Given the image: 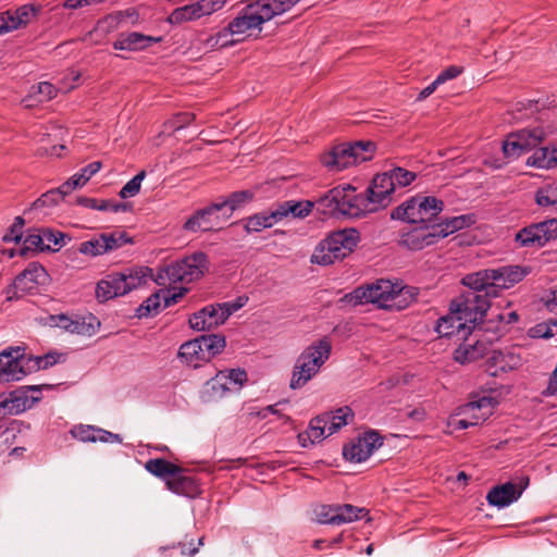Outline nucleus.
Here are the masks:
<instances>
[{"label": "nucleus", "mask_w": 557, "mask_h": 557, "mask_svg": "<svg viewBox=\"0 0 557 557\" xmlns=\"http://www.w3.org/2000/svg\"><path fill=\"white\" fill-rule=\"evenodd\" d=\"M161 41L160 37L146 36L137 32L121 34L113 42L116 50L137 51Z\"/></svg>", "instance_id": "7c9ffc66"}, {"label": "nucleus", "mask_w": 557, "mask_h": 557, "mask_svg": "<svg viewBox=\"0 0 557 557\" xmlns=\"http://www.w3.org/2000/svg\"><path fill=\"white\" fill-rule=\"evenodd\" d=\"M313 208V203L309 200H289L288 216L302 219L308 216Z\"/></svg>", "instance_id": "3c124183"}, {"label": "nucleus", "mask_w": 557, "mask_h": 557, "mask_svg": "<svg viewBox=\"0 0 557 557\" xmlns=\"http://www.w3.org/2000/svg\"><path fill=\"white\" fill-rule=\"evenodd\" d=\"M529 479L524 478L521 481V485H516L511 482L493 487L486 496L490 505L498 508H504L516 502L527 487Z\"/></svg>", "instance_id": "a878e982"}, {"label": "nucleus", "mask_w": 557, "mask_h": 557, "mask_svg": "<svg viewBox=\"0 0 557 557\" xmlns=\"http://www.w3.org/2000/svg\"><path fill=\"white\" fill-rule=\"evenodd\" d=\"M74 190L72 188L70 181L64 182L59 188L49 190L44 194L36 202L35 206L41 205H52L58 203L62 200L66 195L71 194Z\"/></svg>", "instance_id": "c03bdc74"}, {"label": "nucleus", "mask_w": 557, "mask_h": 557, "mask_svg": "<svg viewBox=\"0 0 557 557\" xmlns=\"http://www.w3.org/2000/svg\"><path fill=\"white\" fill-rule=\"evenodd\" d=\"M315 520L322 524H333L334 505H320L314 509Z\"/></svg>", "instance_id": "6e6d98bb"}, {"label": "nucleus", "mask_w": 557, "mask_h": 557, "mask_svg": "<svg viewBox=\"0 0 557 557\" xmlns=\"http://www.w3.org/2000/svg\"><path fill=\"white\" fill-rule=\"evenodd\" d=\"M290 2L281 0H259L243 8L236 17L230 22V29L235 33L237 41L258 35L261 25L274 16L286 12Z\"/></svg>", "instance_id": "7ed1b4c3"}, {"label": "nucleus", "mask_w": 557, "mask_h": 557, "mask_svg": "<svg viewBox=\"0 0 557 557\" xmlns=\"http://www.w3.org/2000/svg\"><path fill=\"white\" fill-rule=\"evenodd\" d=\"M367 513L368 510L363 507H357L350 504L334 505L333 525L350 523L362 519Z\"/></svg>", "instance_id": "c9c22d12"}, {"label": "nucleus", "mask_w": 557, "mask_h": 557, "mask_svg": "<svg viewBox=\"0 0 557 557\" xmlns=\"http://www.w3.org/2000/svg\"><path fill=\"white\" fill-rule=\"evenodd\" d=\"M413 296L410 287L382 278L360 286L345 297L354 306L374 304L384 309L401 310L409 306Z\"/></svg>", "instance_id": "f03ea898"}, {"label": "nucleus", "mask_w": 557, "mask_h": 557, "mask_svg": "<svg viewBox=\"0 0 557 557\" xmlns=\"http://www.w3.org/2000/svg\"><path fill=\"white\" fill-rule=\"evenodd\" d=\"M42 239L45 250H57V247L63 245L64 235L50 228H42Z\"/></svg>", "instance_id": "864d4df0"}, {"label": "nucleus", "mask_w": 557, "mask_h": 557, "mask_svg": "<svg viewBox=\"0 0 557 557\" xmlns=\"http://www.w3.org/2000/svg\"><path fill=\"white\" fill-rule=\"evenodd\" d=\"M37 367L28 360L25 348L21 346L7 347L0 351V383L20 381L34 372Z\"/></svg>", "instance_id": "2eb2a0df"}, {"label": "nucleus", "mask_w": 557, "mask_h": 557, "mask_svg": "<svg viewBox=\"0 0 557 557\" xmlns=\"http://www.w3.org/2000/svg\"><path fill=\"white\" fill-rule=\"evenodd\" d=\"M227 1L228 0H197L196 2L173 10L166 21L173 25L193 22L219 11Z\"/></svg>", "instance_id": "6ab92c4d"}, {"label": "nucleus", "mask_w": 557, "mask_h": 557, "mask_svg": "<svg viewBox=\"0 0 557 557\" xmlns=\"http://www.w3.org/2000/svg\"><path fill=\"white\" fill-rule=\"evenodd\" d=\"M32 391V388H24L22 386L11 392L7 397H2L5 414H18L27 409H30L33 407V400L27 398V393Z\"/></svg>", "instance_id": "2f4dec72"}, {"label": "nucleus", "mask_w": 557, "mask_h": 557, "mask_svg": "<svg viewBox=\"0 0 557 557\" xmlns=\"http://www.w3.org/2000/svg\"><path fill=\"white\" fill-rule=\"evenodd\" d=\"M557 238V219H549L523 227L516 234L521 247L541 248Z\"/></svg>", "instance_id": "a211bd4d"}, {"label": "nucleus", "mask_w": 557, "mask_h": 557, "mask_svg": "<svg viewBox=\"0 0 557 557\" xmlns=\"http://www.w3.org/2000/svg\"><path fill=\"white\" fill-rule=\"evenodd\" d=\"M388 174L391 178H393L395 189L397 187H406L417 178L416 172L408 171L404 168H395L388 171Z\"/></svg>", "instance_id": "09e8293b"}, {"label": "nucleus", "mask_w": 557, "mask_h": 557, "mask_svg": "<svg viewBox=\"0 0 557 557\" xmlns=\"http://www.w3.org/2000/svg\"><path fill=\"white\" fill-rule=\"evenodd\" d=\"M225 337L216 334L202 335L181 345L177 358L188 367L198 368L210 361L225 347Z\"/></svg>", "instance_id": "f8f14e48"}, {"label": "nucleus", "mask_w": 557, "mask_h": 557, "mask_svg": "<svg viewBox=\"0 0 557 557\" xmlns=\"http://www.w3.org/2000/svg\"><path fill=\"white\" fill-rule=\"evenodd\" d=\"M461 69L458 66H449L446 70H444L442 73L437 75V78L441 81L442 84H445L446 82L456 78L461 74Z\"/></svg>", "instance_id": "338daca9"}, {"label": "nucleus", "mask_w": 557, "mask_h": 557, "mask_svg": "<svg viewBox=\"0 0 557 557\" xmlns=\"http://www.w3.org/2000/svg\"><path fill=\"white\" fill-rule=\"evenodd\" d=\"M322 163L330 171H343L354 164V159L347 149V145L343 144L334 147L330 152L322 157Z\"/></svg>", "instance_id": "473e14b6"}, {"label": "nucleus", "mask_w": 557, "mask_h": 557, "mask_svg": "<svg viewBox=\"0 0 557 557\" xmlns=\"http://www.w3.org/2000/svg\"><path fill=\"white\" fill-rule=\"evenodd\" d=\"M24 226V220L21 216H16L14 220V223L11 225L9 232H7L3 235V242L11 243V242H20L22 238V228Z\"/></svg>", "instance_id": "5fc2aeb1"}, {"label": "nucleus", "mask_w": 557, "mask_h": 557, "mask_svg": "<svg viewBox=\"0 0 557 557\" xmlns=\"http://www.w3.org/2000/svg\"><path fill=\"white\" fill-rule=\"evenodd\" d=\"M78 203L86 208H90V209H95V210H99V211H108L109 206H110V201H108V200L98 201L97 199L88 198V197L79 198Z\"/></svg>", "instance_id": "680f3d73"}, {"label": "nucleus", "mask_w": 557, "mask_h": 557, "mask_svg": "<svg viewBox=\"0 0 557 557\" xmlns=\"http://www.w3.org/2000/svg\"><path fill=\"white\" fill-rule=\"evenodd\" d=\"M522 359L515 348H505L503 350H490L486 359V372L491 376H500L509 371L516 370L521 366Z\"/></svg>", "instance_id": "5701e85b"}, {"label": "nucleus", "mask_w": 557, "mask_h": 557, "mask_svg": "<svg viewBox=\"0 0 557 557\" xmlns=\"http://www.w3.org/2000/svg\"><path fill=\"white\" fill-rule=\"evenodd\" d=\"M55 325L71 334L92 336L96 334L100 322L95 317L72 319L65 314L52 317Z\"/></svg>", "instance_id": "bb28decb"}, {"label": "nucleus", "mask_w": 557, "mask_h": 557, "mask_svg": "<svg viewBox=\"0 0 557 557\" xmlns=\"http://www.w3.org/2000/svg\"><path fill=\"white\" fill-rule=\"evenodd\" d=\"M145 176L146 172L140 171L121 188L119 196L123 199L136 196L140 190L141 182L144 181Z\"/></svg>", "instance_id": "8fccbe9b"}, {"label": "nucleus", "mask_w": 557, "mask_h": 557, "mask_svg": "<svg viewBox=\"0 0 557 557\" xmlns=\"http://www.w3.org/2000/svg\"><path fill=\"white\" fill-rule=\"evenodd\" d=\"M443 201L435 197H420L418 205V225L437 224L435 222L437 215L443 210Z\"/></svg>", "instance_id": "72a5a7b5"}, {"label": "nucleus", "mask_w": 557, "mask_h": 557, "mask_svg": "<svg viewBox=\"0 0 557 557\" xmlns=\"http://www.w3.org/2000/svg\"><path fill=\"white\" fill-rule=\"evenodd\" d=\"M59 357L60 356L55 355V354H47L45 356H37V357L28 356V360L34 361L35 364L37 366L34 368V372H35V371H38L41 369H47V368L55 364L58 362Z\"/></svg>", "instance_id": "13d9d810"}, {"label": "nucleus", "mask_w": 557, "mask_h": 557, "mask_svg": "<svg viewBox=\"0 0 557 557\" xmlns=\"http://www.w3.org/2000/svg\"><path fill=\"white\" fill-rule=\"evenodd\" d=\"M57 95L55 87L48 83V82H41L37 85L32 86L28 96L23 99V103L26 108L33 107V98L37 97V102H45L51 100Z\"/></svg>", "instance_id": "58836bf2"}, {"label": "nucleus", "mask_w": 557, "mask_h": 557, "mask_svg": "<svg viewBox=\"0 0 557 557\" xmlns=\"http://www.w3.org/2000/svg\"><path fill=\"white\" fill-rule=\"evenodd\" d=\"M364 194H357L351 185L337 186L322 196L318 205L324 214L357 218L373 212Z\"/></svg>", "instance_id": "39448f33"}, {"label": "nucleus", "mask_w": 557, "mask_h": 557, "mask_svg": "<svg viewBox=\"0 0 557 557\" xmlns=\"http://www.w3.org/2000/svg\"><path fill=\"white\" fill-rule=\"evenodd\" d=\"M224 205L212 203L203 209L197 210L183 225L186 232H208L220 228L219 213L223 211Z\"/></svg>", "instance_id": "b1692460"}, {"label": "nucleus", "mask_w": 557, "mask_h": 557, "mask_svg": "<svg viewBox=\"0 0 557 557\" xmlns=\"http://www.w3.org/2000/svg\"><path fill=\"white\" fill-rule=\"evenodd\" d=\"M530 270L520 265H509L499 269H486L466 275L462 284L472 292L486 295L490 301L491 296H497L498 290L508 289L521 282Z\"/></svg>", "instance_id": "20e7f679"}, {"label": "nucleus", "mask_w": 557, "mask_h": 557, "mask_svg": "<svg viewBox=\"0 0 557 557\" xmlns=\"http://www.w3.org/2000/svg\"><path fill=\"white\" fill-rule=\"evenodd\" d=\"M359 234L355 228L333 232L321 240L311 255V263L330 265L348 256L357 246Z\"/></svg>", "instance_id": "1a4fd4ad"}, {"label": "nucleus", "mask_w": 557, "mask_h": 557, "mask_svg": "<svg viewBox=\"0 0 557 557\" xmlns=\"http://www.w3.org/2000/svg\"><path fill=\"white\" fill-rule=\"evenodd\" d=\"M332 352V343L324 337L306 347L297 357L293 368L289 387L299 389L312 380L329 360Z\"/></svg>", "instance_id": "423d86ee"}, {"label": "nucleus", "mask_w": 557, "mask_h": 557, "mask_svg": "<svg viewBox=\"0 0 557 557\" xmlns=\"http://www.w3.org/2000/svg\"><path fill=\"white\" fill-rule=\"evenodd\" d=\"M496 317H497L499 322H498V324L495 327H492L491 332L496 331L498 327H500L502 329L500 335L504 334L505 326L507 324H510V323L516 322L518 320V314L515 311L509 312L507 314V317H505L504 314H497Z\"/></svg>", "instance_id": "0e129e2a"}, {"label": "nucleus", "mask_w": 557, "mask_h": 557, "mask_svg": "<svg viewBox=\"0 0 557 557\" xmlns=\"http://www.w3.org/2000/svg\"><path fill=\"white\" fill-rule=\"evenodd\" d=\"M484 324L483 326L474 325L471 333L461 337L462 343L457 347L454 352L455 361L465 364L476 361L478 359L490 354L491 344L500 337L502 329L492 331V326Z\"/></svg>", "instance_id": "9d476101"}, {"label": "nucleus", "mask_w": 557, "mask_h": 557, "mask_svg": "<svg viewBox=\"0 0 557 557\" xmlns=\"http://www.w3.org/2000/svg\"><path fill=\"white\" fill-rule=\"evenodd\" d=\"M490 305L486 295L470 289L451 302L448 314L438 319L436 332L440 336L458 339L469 335L482 321Z\"/></svg>", "instance_id": "f257e3e1"}, {"label": "nucleus", "mask_w": 557, "mask_h": 557, "mask_svg": "<svg viewBox=\"0 0 557 557\" xmlns=\"http://www.w3.org/2000/svg\"><path fill=\"white\" fill-rule=\"evenodd\" d=\"M180 466H176L163 458L149 459L145 463V469L157 478L162 479L168 485L170 478L175 476Z\"/></svg>", "instance_id": "e433bc0d"}, {"label": "nucleus", "mask_w": 557, "mask_h": 557, "mask_svg": "<svg viewBox=\"0 0 557 557\" xmlns=\"http://www.w3.org/2000/svg\"><path fill=\"white\" fill-rule=\"evenodd\" d=\"M547 135L546 131L539 125L511 132L503 141V153L506 159L516 160L521 154L536 149Z\"/></svg>", "instance_id": "4468645a"}, {"label": "nucleus", "mask_w": 557, "mask_h": 557, "mask_svg": "<svg viewBox=\"0 0 557 557\" xmlns=\"http://www.w3.org/2000/svg\"><path fill=\"white\" fill-rule=\"evenodd\" d=\"M555 329L557 330V321H550V323H540L533 330V336L550 338L555 333Z\"/></svg>", "instance_id": "052dcab7"}, {"label": "nucleus", "mask_w": 557, "mask_h": 557, "mask_svg": "<svg viewBox=\"0 0 557 557\" xmlns=\"http://www.w3.org/2000/svg\"><path fill=\"white\" fill-rule=\"evenodd\" d=\"M274 220L270 212H261L246 220L245 228L247 232H261L264 228L272 227Z\"/></svg>", "instance_id": "37998d69"}, {"label": "nucleus", "mask_w": 557, "mask_h": 557, "mask_svg": "<svg viewBox=\"0 0 557 557\" xmlns=\"http://www.w3.org/2000/svg\"><path fill=\"white\" fill-rule=\"evenodd\" d=\"M214 35H215V38H219V47L220 48L231 47L238 42L235 33H233L230 29V24L226 27L219 30Z\"/></svg>", "instance_id": "bf43d9fd"}, {"label": "nucleus", "mask_w": 557, "mask_h": 557, "mask_svg": "<svg viewBox=\"0 0 557 557\" xmlns=\"http://www.w3.org/2000/svg\"><path fill=\"white\" fill-rule=\"evenodd\" d=\"M35 8L32 5H22L14 13L11 12V24L15 25V29L26 25L35 15Z\"/></svg>", "instance_id": "603ef678"}, {"label": "nucleus", "mask_w": 557, "mask_h": 557, "mask_svg": "<svg viewBox=\"0 0 557 557\" xmlns=\"http://www.w3.org/2000/svg\"><path fill=\"white\" fill-rule=\"evenodd\" d=\"M252 198V194L247 190L233 193L226 200L218 202L223 206V214L230 216L235 209L240 207L243 203L249 201Z\"/></svg>", "instance_id": "a18cd8bd"}, {"label": "nucleus", "mask_w": 557, "mask_h": 557, "mask_svg": "<svg viewBox=\"0 0 557 557\" xmlns=\"http://www.w3.org/2000/svg\"><path fill=\"white\" fill-rule=\"evenodd\" d=\"M46 276L47 272L44 267L38 263H29L27 268L14 278L13 287L16 292L32 293L37 289L39 284L45 282Z\"/></svg>", "instance_id": "c85d7f7f"}, {"label": "nucleus", "mask_w": 557, "mask_h": 557, "mask_svg": "<svg viewBox=\"0 0 557 557\" xmlns=\"http://www.w3.org/2000/svg\"><path fill=\"white\" fill-rule=\"evenodd\" d=\"M497 405L498 400L492 394L474 396L461 408V413L466 418L455 420V429L465 430L469 426L479 425L492 416Z\"/></svg>", "instance_id": "f3484780"}, {"label": "nucleus", "mask_w": 557, "mask_h": 557, "mask_svg": "<svg viewBox=\"0 0 557 557\" xmlns=\"http://www.w3.org/2000/svg\"><path fill=\"white\" fill-rule=\"evenodd\" d=\"M471 222V218L467 215H459L454 216L449 220H446L445 222H440L437 224H434L435 228H438L436 233L441 234V238H444L448 236L449 234H453L454 232H457L465 226H467Z\"/></svg>", "instance_id": "79ce46f5"}, {"label": "nucleus", "mask_w": 557, "mask_h": 557, "mask_svg": "<svg viewBox=\"0 0 557 557\" xmlns=\"http://www.w3.org/2000/svg\"><path fill=\"white\" fill-rule=\"evenodd\" d=\"M100 169L101 163L99 161H95L83 168L79 173L84 175L85 181L88 182Z\"/></svg>", "instance_id": "774afa93"}, {"label": "nucleus", "mask_w": 557, "mask_h": 557, "mask_svg": "<svg viewBox=\"0 0 557 557\" xmlns=\"http://www.w3.org/2000/svg\"><path fill=\"white\" fill-rule=\"evenodd\" d=\"M395 191L393 178H391L388 172L377 174L364 194L367 199H369L367 203L375 212L392 202V196Z\"/></svg>", "instance_id": "412c9836"}, {"label": "nucleus", "mask_w": 557, "mask_h": 557, "mask_svg": "<svg viewBox=\"0 0 557 557\" xmlns=\"http://www.w3.org/2000/svg\"><path fill=\"white\" fill-rule=\"evenodd\" d=\"M354 164H358L372 159L374 152V144L371 141H356L346 144Z\"/></svg>", "instance_id": "a19ab883"}, {"label": "nucleus", "mask_w": 557, "mask_h": 557, "mask_svg": "<svg viewBox=\"0 0 557 557\" xmlns=\"http://www.w3.org/2000/svg\"><path fill=\"white\" fill-rule=\"evenodd\" d=\"M382 444L383 440L380 434L375 431H369L350 444L345 445L343 455L351 462H363L375 449L381 447Z\"/></svg>", "instance_id": "4be33fe9"}, {"label": "nucleus", "mask_w": 557, "mask_h": 557, "mask_svg": "<svg viewBox=\"0 0 557 557\" xmlns=\"http://www.w3.org/2000/svg\"><path fill=\"white\" fill-rule=\"evenodd\" d=\"M168 488L173 493L190 498H195L201 493L198 481L182 467L178 468L175 476L170 478V481H168Z\"/></svg>", "instance_id": "c756f323"}, {"label": "nucleus", "mask_w": 557, "mask_h": 557, "mask_svg": "<svg viewBox=\"0 0 557 557\" xmlns=\"http://www.w3.org/2000/svg\"><path fill=\"white\" fill-rule=\"evenodd\" d=\"M420 196L412 197L393 210L391 216L394 220L407 222L409 225H418V205Z\"/></svg>", "instance_id": "4c0bfd02"}, {"label": "nucleus", "mask_w": 557, "mask_h": 557, "mask_svg": "<svg viewBox=\"0 0 557 557\" xmlns=\"http://www.w3.org/2000/svg\"><path fill=\"white\" fill-rule=\"evenodd\" d=\"M24 250H40L45 251L44 249V239H42V230L38 231L37 233L28 234L24 240V249L22 250V253H24Z\"/></svg>", "instance_id": "4d7b16f0"}, {"label": "nucleus", "mask_w": 557, "mask_h": 557, "mask_svg": "<svg viewBox=\"0 0 557 557\" xmlns=\"http://www.w3.org/2000/svg\"><path fill=\"white\" fill-rule=\"evenodd\" d=\"M10 22H12L10 11L0 13V35L15 30V25Z\"/></svg>", "instance_id": "69168bd1"}, {"label": "nucleus", "mask_w": 557, "mask_h": 557, "mask_svg": "<svg viewBox=\"0 0 557 557\" xmlns=\"http://www.w3.org/2000/svg\"><path fill=\"white\" fill-rule=\"evenodd\" d=\"M354 418V411L348 406L324 412L311 419L308 429L298 434V441L302 447L319 443L352 422Z\"/></svg>", "instance_id": "6e6552de"}, {"label": "nucleus", "mask_w": 557, "mask_h": 557, "mask_svg": "<svg viewBox=\"0 0 557 557\" xmlns=\"http://www.w3.org/2000/svg\"><path fill=\"white\" fill-rule=\"evenodd\" d=\"M208 257L203 252H195L182 260L162 268L156 277L159 285L190 283L199 280L208 270Z\"/></svg>", "instance_id": "9b49d317"}, {"label": "nucleus", "mask_w": 557, "mask_h": 557, "mask_svg": "<svg viewBox=\"0 0 557 557\" xmlns=\"http://www.w3.org/2000/svg\"><path fill=\"white\" fill-rule=\"evenodd\" d=\"M78 251L83 255L91 257L106 253L107 249L104 247L102 234L99 237H95L89 240L83 242L78 247Z\"/></svg>", "instance_id": "de8ad7c7"}, {"label": "nucleus", "mask_w": 557, "mask_h": 557, "mask_svg": "<svg viewBox=\"0 0 557 557\" xmlns=\"http://www.w3.org/2000/svg\"><path fill=\"white\" fill-rule=\"evenodd\" d=\"M152 277L149 268H128L119 273L108 274L96 286V297L104 302L115 297L124 296L133 289L146 284Z\"/></svg>", "instance_id": "0eeeda50"}, {"label": "nucleus", "mask_w": 557, "mask_h": 557, "mask_svg": "<svg viewBox=\"0 0 557 557\" xmlns=\"http://www.w3.org/2000/svg\"><path fill=\"white\" fill-rule=\"evenodd\" d=\"M248 301L239 296L234 301L208 305L189 318V325L195 331H209L223 324L231 314L243 308Z\"/></svg>", "instance_id": "ddd939ff"}, {"label": "nucleus", "mask_w": 557, "mask_h": 557, "mask_svg": "<svg viewBox=\"0 0 557 557\" xmlns=\"http://www.w3.org/2000/svg\"><path fill=\"white\" fill-rule=\"evenodd\" d=\"M187 288L180 287L174 289H161L150 297L138 308L139 317H148L158 313L161 309H165L178 301L185 294Z\"/></svg>", "instance_id": "393cba45"}, {"label": "nucleus", "mask_w": 557, "mask_h": 557, "mask_svg": "<svg viewBox=\"0 0 557 557\" xmlns=\"http://www.w3.org/2000/svg\"><path fill=\"white\" fill-rule=\"evenodd\" d=\"M246 382V371L242 369L222 370L207 381L203 395L207 400H216L227 393L239 391Z\"/></svg>", "instance_id": "dca6fc26"}, {"label": "nucleus", "mask_w": 557, "mask_h": 557, "mask_svg": "<svg viewBox=\"0 0 557 557\" xmlns=\"http://www.w3.org/2000/svg\"><path fill=\"white\" fill-rule=\"evenodd\" d=\"M107 252L116 250L122 246L132 243L131 237L124 231H114L102 234Z\"/></svg>", "instance_id": "49530a36"}, {"label": "nucleus", "mask_w": 557, "mask_h": 557, "mask_svg": "<svg viewBox=\"0 0 557 557\" xmlns=\"http://www.w3.org/2000/svg\"><path fill=\"white\" fill-rule=\"evenodd\" d=\"M434 224L408 225L400 231L399 245L409 250H422L435 244L441 234L436 233Z\"/></svg>", "instance_id": "aec40b11"}, {"label": "nucleus", "mask_w": 557, "mask_h": 557, "mask_svg": "<svg viewBox=\"0 0 557 557\" xmlns=\"http://www.w3.org/2000/svg\"><path fill=\"white\" fill-rule=\"evenodd\" d=\"M528 166L553 170L557 169V147H542L536 149L525 161Z\"/></svg>", "instance_id": "f704fd0d"}, {"label": "nucleus", "mask_w": 557, "mask_h": 557, "mask_svg": "<svg viewBox=\"0 0 557 557\" xmlns=\"http://www.w3.org/2000/svg\"><path fill=\"white\" fill-rule=\"evenodd\" d=\"M70 434L84 443H122V437L119 434L89 424L74 425L70 430Z\"/></svg>", "instance_id": "cd10ccee"}, {"label": "nucleus", "mask_w": 557, "mask_h": 557, "mask_svg": "<svg viewBox=\"0 0 557 557\" xmlns=\"http://www.w3.org/2000/svg\"><path fill=\"white\" fill-rule=\"evenodd\" d=\"M534 201L539 207H553L557 211V182L540 187L535 191Z\"/></svg>", "instance_id": "ea45409f"}, {"label": "nucleus", "mask_w": 557, "mask_h": 557, "mask_svg": "<svg viewBox=\"0 0 557 557\" xmlns=\"http://www.w3.org/2000/svg\"><path fill=\"white\" fill-rule=\"evenodd\" d=\"M288 207L289 200L277 203L271 211V215L274 220V223H278L280 221L288 218Z\"/></svg>", "instance_id": "e2e57ef3"}]
</instances>
